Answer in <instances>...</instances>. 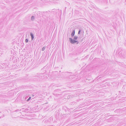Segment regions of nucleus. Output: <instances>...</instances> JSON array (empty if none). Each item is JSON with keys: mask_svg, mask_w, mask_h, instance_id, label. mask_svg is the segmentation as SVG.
I'll return each mask as SVG.
<instances>
[{"mask_svg": "<svg viewBox=\"0 0 126 126\" xmlns=\"http://www.w3.org/2000/svg\"><path fill=\"white\" fill-rule=\"evenodd\" d=\"M0 113H1V112H0Z\"/></svg>", "mask_w": 126, "mask_h": 126, "instance_id": "nucleus-19", "label": "nucleus"}, {"mask_svg": "<svg viewBox=\"0 0 126 126\" xmlns=\"http://www.w3.org/2000/svg\"><path fill=\"white\" fill-rule=\"evenodd\" d=\"M45 47H43L42 49V51H44L45 49Z\"/></svg>", "mask_w": 126, "mask_h": 126, "instance_id": "nucleus-8", "label": "nucleus"}, {"mask_svg": "<svg viewBox=\"0 0 126 126\" xmlns=\"http://www.w3.org/2000/svg\"><path fill=\"white\" fill-rule=\"evenodd\" d=\"M64 75L66 78L71 79L73 78L72 77L74 76V74L72 72H67L64 73Z\"/></svg>", "mask_w": 126, "mask_h": 126, "instance_id": "nucleus-1", "label": "nucleus"}, {"mask_svg": "<svg viewBox=\"0 0 126 126\" xmlns=\"http://www.w3.org/2000/svg\"><path fill=\"white\" fill-rule=\"evenodd\" d=\"M78 38V37L77 36H74V39L75 40H77Z\"/></svg>", "mask_w": 126, "mask_h": 126, "instance_id": "nucleus-7", "label": "nucleus"}, {"mask_svg": "<svg viewBox=\"0 0 126 126\" xmlns=\"http://www.w3.org/2000/svg\"><path fill=\"white\" fill-rule=\"evenodd\" d=\"M25 42L26 43H27L28 42V40L27 39H26L25 40Z\"/></svg>", "mask_w": 126, "mask_h": 126, "instance_id": "nucleus-9", "label": "nucleus"}, {"mask_svg": "<svg viewBox=\"0 0 126 126\" xmlns=\"http://www.w3.org/2000/svg\"><path fill=\"white\" fill-rule=\"evenodd\" d=\"M31 98V97H29V98L27 100V101H28Z\"/></svg>", "mask_w": 126, "mask_h": 126, "instance_id": "nucleus-11", "label": "nucleus"}, {"mask_svg": "<svg viewBox=\"0 0 126 126\" xmlns=\"http://www.w3.org/2000/svg\"><path fill=\"white\" fill-rule=\"evenodd\" d=\"M98 77H96V79H97Z\"/></svg>", "mask_w": 126, "mask_h": 126, "instance_id": "nucleus-15", "label": "nucleus"}, {"mask_svg": "<svg viewBox=\"0 0 126 126\" xmlns=\"http://www.w3.org/2000/svg\"><path fill=\"white\" fill-rule=\"evenodd\" d=\"M18 110H16L15 111L16 112H18Z\"/></svg>", "mask_w": 126, "mask_h": 126, "instance_id": "nucleus-12", "label": "nucleus"}, {"mask_svg": "<svg viewBox=\"0 0 126 126\" xmlns=\"http://www.w3.org/2000/svg\"><path fill=\"white\" fill-rule=\"evenodd\" d=\"M47 121L46 120L45 121H46V122H47Z\"/></svg>", "mask_w": 126, "mask_h": 126, "instance_id": "nucleus-16", "label": "nucleus"}, {"mask_svg": "<svg viewBox=\"0 0 126 126\" xmlns=\"http://www.w3.org/2000/svg\"><path fill=\"white\" fill-rule=\"evenodd\" d=\"M61 71H60L59 72H61Z\"/></svg>", "mask_w": 126, "mask_h": 126, "instance_id": "nucleus-18", "label": "nucleus"}, {"mask_svg": "<svg viewBox=\"0 0 126 126\" xmlns=\"http://www.w3.org/2000/svg\"><path fill=\"white\" fill-rule=\"evenodd\" d=\"M4 117V115H3V116H2V117Z\"/></svg>", "mask_w": 126, "mask_h": 126, "instance_id": "nucleus-14", "label": "nucleus"}, {"mask_svg": "<svg viewBox=\"0 0 126 126\" xmlns=\"http://www.w3.org/2000/svg\"><path fill=\"white\" fill-rule=\"evenodd\" d=\"M44 73H40L38 74L37 75V77L40 79H42L43 76H44Z\"/></svg>", "mask_w": 126, "mask_h": 126, "instance_id": "nucleus-3", "label": "nucleus"}, {"mask_svg": "<svg viewBox=\"0 0 126 126\" xmlns=\"http://www.w3.org/2000/svg\"><path fill=\"white\" fill-rule=\"evenodd\" d=\"M25 98H27L26 97H25Z\"/></svg>", "mask_w": 126, "mask_h": 126, "instance_id": "nucleus-17", "label": "nucleus"}, {"mask_svg": "<svg viewBox=\"0 0 126 126\" xmlns=\"http://www.w3.org/2000/svg\"><path fill=\"white\" fill-rule=\"evenodd\" d=\"M75 34V30H74L73 31V32L71 34V36L72 37H73L74 36Z\"/></svg>", "mask_w": 126, "mask_h": 126, "instance_id": "nucleus-4", "label": "nucleus"}, {"mask_svg": "<svg viewBox=\"0 0 126 126\" xmlns=\"http://www.w3.org/2000/svg\"><path fill=\"white\" fill-rule=\"evenodd\" d=\"M30 35L31 37L32 40H33L34 38V36L33 34L32 33H30Z\"/></svg>", "mask_w": 126, "mask_h": 126, "instance_id": "nucleus-5", "label": "nucleus"}, {"mask_svg": "<svg viewBox=\"0 0 126 126\" xmlns=\"http://www.w3.org/2000/svg\"><path fill=\"white\" fill-rule=\"evenodd\" d=\"M69 39L70 42L71 44H74L75 43L77 42V44H78L79 43V42L78 41L73 40L71 38H69Z\"/></svg>", "mask_w": 126, "mask_h": 126, "instance_id": "nucleus-2", "label": "nucleus"}, {"mask_svg": "<svg viewBox=\"0 0 126 126\" xmlns=\"http://www.w3.org/2000/svg\"><path fill=\"white\" fill-rule=\"evenodd\" d=\"M125 4L126 5V0L125 2Z\"/></svg>", "mask_w": 126, "mask_h": 126, "instance_id": "nucleus-13", "label": "nucleus"}, {"mask_svg": "<svg viewBox=\"0 0 126 126\" xmlns=\"http://www.w3.org/2000/svg\"><path fill=\"white\" fill-rule=\"evenodd\" d=\"M35 19V16H32L31 17V20L32 21H34Z\"/></svg>", "mask_w": 126, "mask_h": 126, "instance_id": "nucleus-6", "label": "nucleus"}, {"mask_svg": "<svg viewBox=\"0 0 126 126\" xmlns=\"http://www.w3.org/2000/svg\"><path fill=\"white\" fill-rule=\"evenodd\" d=\"M81 31V30L80 29H79V31L78 32V34H80V32Z\"/></svg>", "mask_w": 126, "mask_h": 126, "instance_id": "nucleus-10", "label": "nucleus"}]
</instances>
